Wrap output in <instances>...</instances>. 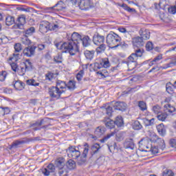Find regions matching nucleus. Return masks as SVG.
Returning <instances> with one entry per match:
<instances>
[{"label": "nucleus", "mask_w": 176, "mask_h": 176, "mask_svg": "<svg viewBox=\"0 0 176 176\" xmlns=\"http://www.w3.org/2000/svg\"><path fill=\"white\" fill-rule=\"evenodd\" d=\"M10 66L14 72H19L21 76H24L27 71H32V63L30 59H26L25 62H21L19 66L14 62L10 63Z\"/></svg>", "instance_id": "nucleus-1"}, {"label": "nucleus", "mask_w": 176, "mask_h": 176, "mask_svg": "<svg viewBox=\"0 0 176 176\" xmlns=\"http://www.w3.org/2000/svg\"><path fill=\"white\" fill-rule=\"evenodd\" d=\"M60 50L63 53H69L70 56H75L79 50V45L76 42L69 41L61 45Z\"/></svg>", "instance_id": "nucleus-2"}, {"label": "nucleus", "mask_w": 176, "mask_h": 176, "mask_svg": "<svg viewBox=\"0 0 176 176\" xmlns=\"http://www.w3.org/2000/svg\"><path fill=\"white\" fill-rule=\"evenodd\" d=\"M111 67V63H109V59L108 58H104L98 63H95L94 66V71L97 72L98 75H104L107 70L102 68H109ZM102 69V70H100Z\"/></svg>", "instance_id": "nucleus-3"}, {"label": "nucleus", "mask_w": 176, "mask_h": 176, "mask_svg": "<svg viewBox=\"0 0 176 176\" xmlns=\"http://www.w3.org/2000/svg\"><path fill=\"white\" fill-rule=\"evenodd\" d=\"M122 41V38L115 32L110 33L107 36V43L111 49H116L119 47V42Z\"/></svg>", "instance_id": "nucleus-4"}, {"label": "nucleus", "mask_w": 176, "mask_h": 176, "mask_svg": "<svg viewBox=\"0 0 176 176\" xmlns=\"http://www.w3.org/2000/svg\"><path fill=\"white\" fill-rule=\"evenodd\" d=\"M84 150L82 153V155L76 159V163L78 166H83V164H86V162H87V154L89 153V150L90 149V147L89 146V144L85 143L84 144Z\"/></svg>", "instance_id": "nucleus-5"}, {"label": "nucleus", "mask_w": 176, "mask_h": 176, "mask_svg": "<svg viewBox=\"0 0 176 176\" xmlns=\"http://www.w3.org/2000/svg\"><path fill=\"white\" fill-rule=\"evenodd\" d=\"M65 93V90H60L56 86H52L49 88V94L51 98L58 100L61 97V94Z\"/></svg>", "instance_id": "nucleus-6"}, {"label": "nucleus", "mask_w": 176, "mask_h": 176, "mask_svg": "<svg viewBox=\"0 0 176 176\" xmlns=\"http://www.w3.org/2000/svg\"><path fill=\"white\" fill-rule=\"evenodd\" d=\"M66 152L67 153L68 157L70 159H73L74 160H76V159H78V157L80 156L81 153L80 151L78 150H76L75 146H69Z\"/></svg>", "instance_id": "nucleus-7"}, {"label": "nucleus", "mask_w": 176, "mask_h": 176, "mask_svg": "<svg viewBox=\"0 0 176 176\" xmlns=\"http://www.w3.org/2000/svg\"><path fill=\"white\" fill-rule=\"evenodd\" d=\"M111 105L116 111H122V112H124V111L127 109V104L124 102H112Z\"/></svg>", "instance_id": "nucleus-8"}, {"label": "nucleus", "mask_w": 176, "mask_h": 176, "mask_svg": "<svg viewBox=\"0 0 176 176\" xmlns=\"http://www.w3.org/2000/svg\"><path fill=\"white\" fill-rule=\"evenodd\" d=\"M35 50H36V45H30L26 47L23 51V55L26 57H32L35 56Z\"/></svg>", "instance_id": "nucleus-9"}, {"label": "nucleus", "mask_w": 176, "mask_h": 176, "mask_svg": "<svg viewBox=\"0 0 176 176\" xmlns=\"http://www.w3.org/2000/svg\"><path fill=\"white\" fill-rule=\"evenodd\" d=\"M78 6L81 10H87L91 8V1L90 0H80Z\"/></svg>", "instance_id": "nucleus-10"}, {"label": "nucleus", "mask_w": 176, "mask_h": 176, "mask_svg": "<svg viewBox=\"0 0 176 176\" xmlns=\"http://www.w3.org/2000/svg\"><path fill=\"white\" fill-rule=\"evenodd\" d=\"M92 41L96 46H97V45L105 43V37L98 33H96L94 35Z\"/></svg>", "instance_id": "nucleus-11"}, {"label": "nucleus", "mask_w": 176, "mask_h": 176, "mask_svg": "<svg viewBox=\"0 0 176 176\" xmlns=\"http://www.w3.org/2000/svg\"><path fill=\"white\" fill-rule=\"evenodd\" d=\"M50 30V23L47 21H43L39 25V32L41 34H46Z\"/></svg>", "instance_id": "nucleus-12"}, {"label": "nucleus", "mask_w": 176, "mask_h": 176, "mask_svg": "<svg viewBox=\"0 0 176 176\" xmlns=\"http://www.w3.org/2000/svg\"><path fill=\"white\" fill-rule=\"evenodd\" d=\"M56 170V166L53 164H50L47 165V168L42 169V173L45 176H50L51 173H54Z\"/></svg>", "instance_id": "nucleus-13"}, {"label": "nucleus", "mask_w": 176, "mask_h": 176, "mask_svg": "<svg viewBox=\"0 0 176 176\" xmlns=\"http://www.w3.org/2000/svg\"><path fill=\"white\" fill-rule=\"evenodd\" d=\"M132 43L133 46H135L136 47H142V46L145 45V42L141 36L133 37L132 38Z\"/></svg>", "instance_id": "nucleus-14"}, {"label": "nucleus", "mask_w": 176, "mask_h": 176, "mask_svg": "<svg viewBox=\"0 0 176 176\" xmlns=\"http://www.w3.org/2000/svg\"><path fill=\"white\" fill-rule=\"evenodd\" d=\"M139 34L140 35V38L143 39V41H148L151 38V32L149 30L142 28L139 31Z\"/></svg>", "instance_id": "nucleus-15"}, {"label": "nucleus", "mask_w": 176, "mask_h": 176, "mask_svg": "<svg viewBox=\"0 0 176 176\" xmlns=\"http://www.w3.org/2000/svg\"><path fill=\"white\" fill-rule=\"evenodd\" d=\"M50 118H45L41 120V128H37L36 130H46L47 129V127L49 126H52V124H50Z\"/></svg>", "instance_id": "nucleus-16"}, {"label": "nucleus", "mask_w": 176, "mask_h": 176, "mask_svg": "<svg viewBox=\"0 0 176 176\" xmlns=\"http://www.w3.org/2000/svg\"><path fill=\"white\" fill-rule=\"evenodd\" d=\"M80 42H82L83 47H89L91 45V38L87 35H82Z\"/></svg>", "instance_id": "nucleus-17"}, {"label": "nucleus", "mask_w": 176, "mask_h": 176, "mask_svg": "<svg viewBox=\"0 0 176 176\" xmlns=\"http://www.w3.org/2000/svg\"><path fill=\"white\" fill-rule=\"evenodd\" d=\"M55 167L59 170L60 168H64L65 167V158L59 157L55 160Z\"/></svg>", "instance_id": "nucleus-18"}, {"label": "nucleus", "mask_w": 176, "mask_h": 176, "mask_svg": "<svg viewBox=\"0 0 176 176\" xmlns=\"http://www.w3.org/2000/svg\"><path fill=\"white\" fill-rule=\"evenodd\" d=\"M142 54H144V50L138 48V50H135V53L131 54L129 57L133 60H138V57H142Z\"/></svg>", "instance_id": "nucleus-19"}, {"label": "nucleus", "mask_w": 176, "mask_h": 176, "mask_svg": "<svg viewBox=\"0 0 176 176\" xmlns=\"http://www.w3.org/2000/svg\"><path fill=\"white\" fill-rule=\"evenodd\" d=\"M63 25H64V22H63V21L58 20L54 23L53 25L51 28H50V30L51 31H58L60 28H63Z\"/></svg>", "instance_id": "nucleus-20"}, {"label": "nucleus", "mask_w": 176, "mask_h": 176, "mask_svg": "<svg viewBox=\"0 0 176 176\" xmlns=\"http://www.w3.org/2000/svg\"><path fill=\"white\" fill-rule=\"evenodd\" d=\"M102 122L107 129H113L115 127V121L111 120L110 118H104Z\"/></svg>", "instance_id": "nucleus-21"}, {"label": "nucleus", "mask_w": 176, "mask_h": 176, "mask_svg": "<svg viewBox=\"0 0 176 176\" xmlns=\"http://www.w3.org/2000/svg\"><path fill=\"white\" fill-rule=\"evenodd\" d=\"M126 64L128 65L129 69L132 71V69H135V67H137V60L130 58V56H129Z\"/></svg>", "instance_id": "nucleus-22"}, {"label": "nucleus", "mask_w": 176, "mask_h": 176, "mask_svg": "<svg viewBox=\"0 0 176 176\" xmlns=\"http://www.w3.org/2000/svg\"><path fill=\"white\" fill-rule=\"evenodd\" d=\"M12 85L16 90H23L25 86V84L21 80L14 81Z\"/></svg>", "instance_id": "nucleus-23"}, {"label": "nucleus", "mask_w": 176, "mask_h": 176, "mask_svg": "<svg viewBox=\"0 0 176 176\" xmlns=\"http://www.w3.org/2000/svg\"><path fill=\"white\" fill-rule=\"evenodd\" d=\"M25 140H15L14 142H12V144L10 146V149H16V148H19L20 145H23V144H25Z\"/></svg>", "instance_id": "nucleus-24"}, {"label": "nucleus", "mask_w": 176, "mask_h": 176, "mask_svg": "<svg viewBox=\"0 0 176 176\" xmlns=\"http://www.w3.org/2000/svg\"><path fill=\"white\" fill-rule=\"evenodd\" d=\"M96 46H98L96 49L97 54H101V53H104L107 50V44L105 43L98 44Z\"/></svg>", "instance_id": "nucleus-25"}, {"label": "nucleus", "mask_w": 176, "mask_h": 176, "mask_svg": "<svg viewBox=\"0 0 176 176\" xmlns=\"http://www.w3.org/2000/svg\"><path fill=\"white\" fill-rule=\"evenodd\" d=\"M71 39V42H76V45H79V42H80V40L82 39V36L78 33L74 32L72 34Z\"/></svg>", "instance_id": "nucleus-26"}, {"label": "nucleus", "mask_w": 176, "mask_h": 176, "mask_svg": "<svg viewBox=\"0 0 176 176\" xmlns=\"http://www.w3.org/2000/svg\"><path fill=\"white\" fill-rule=\"evenodd\" d=\"M101 149V146H100V144L96 143L91 147V156H94L96 153H98V151Z\"/></svg>", "instance_id": "nucleus-27"}, {"label": "nucleus", "mask_w": 176, "mask_h": 176, "mask_svg": "<svg viewBox=\"0 0 176 176\" xmlns=\"http://www.w3.org/2000/svg\"><path fill=\"white\" fill-rule=\"evenodd\" d=\"M56 87H58L59 90H65V91H67V83L63 80H57Z\"/></svg>", "instance_id": "nucleus-28"}, {"label": "nucleus", "mask_w": 176, "mask_h": 176, "mask_svg": "<svg viewBox=\"0 0 176 176\" xmlns=\"http://www.w3.org/2000/svg\"><path fill=\"white\" fill-rule=\"evenodd\" d=\"M106 131H107V129H105V127L98 126L94 132L95 135H96V137H101L102 135V134H104V133H105Z\"/></svg>", "instance_id": "nucleus-29"}, {"label": "nucleus", "mask_w": 176, "mask_h": 176, "mask_svg": "<svg viewBox=\"0 0 176 176\" xmlns=\"http://www.w3.org/2000/svg\"><path fill=\"white\" fill-rule=\"evenodd\" d=\"M124 145L126 149H134V142L133 141V139L126 140L124 143Z\"/></svg>", "instance_id": "nucleus-30"}, {"label": "nucleus", "mask_w": 176, "mask_h": 176, "mask_svg": "<svg viewBox=\"0 0 176 176\" xmlns=\"http://www.w3.org/2000/svg\"><path fill=\"white\" fill-rule=\"evenodd\" d=\"M157 130L159 134H160V135H162V137L166 135V126H164V124H158L157 126Z\"/></svg>", "instance_id": "nucleus-31"}, {"label": "nucleus", "mask_w": 176, "mask_h": 176, "mask_svg": "<svg viewBox=\"0 0 176 176\" xmlns=\"http://www.w3.org/2000/svg\"><path fill=\"white\" fill-rule=\"evenodd\" d=\"M66 167L69 170H74V168H75V167H76V162L75 161H74V160L70 159L67 161V162L66 164Z\"/></svg>", "instance_id": "nucleus-32"}, {"label": "nucleus", "mask_w": 176, "mask_h": 176, "mask_svg": "<svg viewBox=\"0 0 176 176\" xmlns=\"http://www.w3.org/2000/svg\"><path fill=\"white\" fill-rule=\"evenodd\" d=\"M95 53L96 52L94 50H86L85 51L84 54L87 60H93Z\"/></svg>", "instance_id": "nucleus-33"}, {"label": "nucleus", "mask_w": 176, "mask_h": 176, "mask_svg": "<svg viewBox=\"0 0 176 176\" xmlns=\"http://www.w3.org/2000/svg\"><path fill=\"white\" fill-rule=\"evenodd\" d=\"M114 123L116 124V126H118V127H123L124 124V122H123V118H122L120 116H117Z\"/></svg>", "instance_id": "nucleus-34"}, {"label": "nucleus", "mask_w": 176, "mask_h": 176, "mask_svg": "<svg viewBox=\"0 0 176 176\" xmlns=\"http://www.w3.org/2000/svg\"><path fill=\"white\" fill-rule=\"evenodd\" d=\"M67 85V89L69 90L70 91H74L75 89H76V82L74 80H69Z\"/></svg>", "instance_id": "nucleus-35"}, {"label": "nucleus", "mask_w": 176, "mask_h": 176, "mask_svg": "<svg viewBox=\"0 0 176 176\" xmlns=\"http://www.w3.org/2000/svg\"><path fill=\"white\" fill-rule=\"evenodd\" d=\"M56 7L59 8V10H61L62 9H64V2L59 1L58 3H56L53 7L46 8L45 10H53V9H54V8H56Z\"/></svg>", "instance_id": "nucleus-36"}, {"label": "nucleus", "mask_w": 176, "mask_h": 176, "mask_svg": "<svg viewBox=\"0 0 176 176\" xmlns=\"http://www.w3.org/2000/svg\"><path fill=\"white\" fill-rule=\"evenodd\" d=\"M69 168L67 166H64L58 169V174L60 176H68Z\"/></svg>", "instance_id": "nucleus-37"}, {"label": "nucleus", "mask_w": 176, "mask_h": 176, "mask_svg": "<svg viewBox=\"0 0 176 176\" xmlns=\"http://www.w3.org/2000/svg\"><path fill=\"white\" fill-rule=\"evenodd\" d=\"M165 112H169V113H173L175 111V107H173L171 104L167 103L164 106Z\"/></svg>", "instance_id": "nucleus-38"}, {"label": "nucleus", "mask_w": 176, "mask_h": 176, "mask_svg": "<svg viewBox=\"0 0 176 176\" xmlns=\"http://www.w3.org/2000/svg\"><path fill=\"white\" fill-rule=\"evenodd\" d=\"M30 126L33 128L34 131H38V130H41V129H36L42 128V124L41 121L37 120L36 122L32 124Z\"/></svg>", "instance_id": "nucleus-39"}, {"label": "nucleus", "mask_w": 176, "mask_h": 176, "mask_svg": "<svg viewBox=\"0 0 176 176\" xmlns=\"http://www.w3.org/2000/svg\"><path fill=\"white\" fill-rule=\"evenodd\" d=\"M6 25L10 26L14 24V17L12 16H8L6 19Z\"/></svg>", "instance_id": "nucleus-40"}, {"label": "nucleus", "mask_w": 176, "mask_h": 176, "mask_svg": "<svg viewBox=\"0 0 176 176\" xmlns=\"http://www.w3.org/2000/svg\"><path fill=\"white\" fill-rule=\"evenodd\" d=\"M21 41L23 45H26L27 46H30V45H31V40L28 38V36L27 35L23 36Z\"/></svg>", "instance_id": "nucleus-41"}, {"label": "nucleus", "mask_w": 176, "mask_h": 176, "mask_svg": "<svg viewBox=\"0 0 176 176\" xmlns=\"http://www.w3.org/2000/svg\"><path fill=\"white\" fill-rule=\"evenodd\" d=\"M21 55L19 52H14L12 56L9 58V61H19L20 60Z\"/></svg>", "instance_id": "nucleus-42"}, {"label": "nucleus", "mask_w": 176, "mask_h": 176, "mask_svg": "<svg viewBox=\"0 0 176 176\" xmlns=\"http://www.w3.org/2000/svg\"><path fill=\"white\" fill-rule=\"evenodd\" d=\"M174 86H173V84H171L170 82H167L166 85V89L167 93H168L169 94H171L173 93H174Z\"/></svg>", "instance_id": "nucleus-43"}, {"label": "nucleus", "mask_w": 176, "mask_h": 176, "mask_svg": "<svg viewBox=\"0 0 176 176\" xmlns=\"http://www.w3.org/2000/svg\"><path fill=\"white\" fill-rule=\"evenodd\" d=\"M33 34H35V28L34 27H30L25 30V35L26 36H31Z\"/></svg>", "instance_id": "nucleus-44"}, {"label": "nucleus", "mask_w": 176, "mask_h": 176, "mask_svg": "<svg viewBox=\"0 0 176 176\" xmlns=\"http://www.w3.org/2000/svg\"><path fill=\"white\" fill-rule=\"evenodd\" d=\"M174 172L171 169L165 168L162 172V176H174Z\"/></svg>", "instance_id": "nucleus-45"}, {"label": "nucleus", "mask_w": 176, "mask_h": 176, "mask_svg": "<svg viewBox=\"0 0 176 176\" xmlns=\"http://www.w3.org/2000/svg\"><path fill=\"white\" fill-rule=\"evenodd\" d=\"M54 61L56 64H61L63 63V55L58 54L54 57Z\"/></svg>", "instance_id": "nucleus-46"}, {"label": "nucleus", "mask_w": 176, "mask_h": 176, "mask_svg": "<svg viewBox=\"0 0 176 176\" xmlns=\"http://www.w3.org/2000/svg\"><path fill=\"white\" fill-rule=\"evenodd\" d=\"M133 129L134 130H141L142 129V125L140 122V121L136 120L133 124Z\"/></svg>", "instance_id": "nucleus-47"}, {"label": "nucleus", "mask_w": 176, "mask_h": 176, "mask_svg": "<svg viewBox=\"0 0 176 176\" xmlns=\"http://www.w3.org/2000/svg\"><path fill=\"white\" fill-rule=\"evenodd\" d=\"M27 85L29 86H39V83L36 82L34 79H30L26 80Z\"/></svg>", "instance_id": "nucleus-48"}, {"label": "nucleus", "mask_w": 176, "mask_h": 176, "mask_svg": "<svg viewBox=\"0 0 176 176\" xmlns=\"http://www.w3.org/2000/svg\"><path fill=\"white\" fill-rule=\"evenodd\" d=\"M157 142H158L160 148L163 151V149L166 148V144H164V140L163 139L158 138Z\"/></svg>", "instance_id": "nucleus-49"}, {"label": "nucleus", "mask_w": 176, "mask_h": 176, "mask_svg": "<svg viewBox=\"0 0 176 176\" xmlns=\"http://www.w3.org/2000/svg\"><path fill=\"white\" fill-rule=\"evenodd\" d=\"M54 78V74L48 72L46 74H45V80H50L52 81L53 80V78Z\"/></svg>", "instance_id": "nucleus-50"}, {"label": "nucleus", "mask_w": 176, "mask_h": 176, "mask_svg": "<svg viewBox=\"0 0 176 176\" xmlns=\"http://www.w3.org/2000/svg\"><path fill=\"white\" fill-rule=\"evenodd\" d=\"M174 65H176V61L165 64L164 66L161 67V68L162 69H167V68H171V67H174Z\"/></svg>", "instance_id": "nucleus-51"}, {"label": "nucleus", "mask_w": 176, "mask_h": 176, "mask_svg": "<svg viewBox=\"0 0 176 176\" xmlns=\"http://www.w3.org/2000/svg\"><path fill=\"white\" fill-rule=\"evenodd\" d=\"M14 53H20V52H21V50H23V47H21V44L20 43H16L14 45Z\"/></svg>", "instance_id": "nucleus-52"}, {"label": "nucleus", "mask_w": 176, "mask_h": 176, "mask_svg": "<svg viewBox=\"0 0 176 176\" xmlns=\"http://www.w3.org/2000/svg\"><path fill=\"white\" fill-rule=\"evenodd\" d=\"M158 120H161L162 122H164L166 119H167V114L166 113H161L157 116Z\"/></svg>", "instance_id": "nucleus-53"}, {"label": "nucleus", "mask_w": 176, "mask_h": 176, "mask_svg": "<svg viewBox=\"0 0 176 176\" xmlns=\"http://www.w3.org/2000/svg\"><path fill=\"white\" fill-rule=\"evenodd\" d=\"M113 135H115L114 132L107 134V136H105L103 139L100 140V142H102V143L105 142V141H107V140H109V138H111V137H113Z\"/></svg>", "instance_id": "nucleus-54"}, {"label": "nucleus", "mask_w": 176, "mask_h": 176, "mask_svg": "<svg viewBox=\"0 0 176 176\" xmlns=\"http://www.w3.org/2000/svg\"><path fill=\"white\" fill-rule=\"evenodd\" d=\"M18 22L19 24H25V15L22 14L18 17Z\"/></svg>", "instance_id": "nucleus-55"}, {"label": "nucleus", "mask_w": 176, "mask_h": 176, "mask_svg": "<svg viewBox=\"0 0 176 176\" xmlns=\"http://www.w3.org/2000/svg\"><path fill=\"white\" fill-rule=\"evenodd\" d=\"M85 72L83 70H80L76 75V79L78 82H80L82 79L83 78V74Z\"/></svg>", "instance_id": "nucleus-56"}, {"label": "nucleus", "mask_w": 176, "mask_h": 176, "mask_svg": "<svg viewBox=\"0 0 176 176\" xmlns=\"http://www.w3.org/2000/svg\"><path fill=\"white\" fill-rule=\"evenodd\" d=\"M7 75H8V73H6V71L1 72H0V82H3V80H5V79H6Z\"/></svg>", "instance_id": "nucleus-57"}, {"label": "nucleus", "mask_w": 176, "mask_h": 176, "mask_svg": "<svg viewBox=\"0 0 176 176\" xmlns=\"http://www.w3.org/2000/svg\"><path fill=\"white\" fill-rule=\"evenodd\" d=\"M141 86L138 85L133 88H128L127 93H134L135 91H137V90H140Z\"/></svg>", "instance_id": "nucleus-58"}, {"label": "nucleus", "mask_w": 176, "mask_h": 176, "mask_svg": "<svg viewBox=\"0 0 176 176\" xmlns=\"http://www.w3.org/2000/svg\"><path fill=\"white\" fill-rule=\"evenodd\" d=\"M160 109H161L160 106H159L157 104H156L155 106L153 107V109H152L153 112H154V113H155V114L160 113Z\"/></svg>", "instance_id": "nucleus-59"}, {"label": "nucleus", "mask_w": 176, "mask_h": 176, "mask_svg": "<svg viewBox=\"0 0 176 176\" xmlns=\"http://www.w3.org/2000/svg\"><path fill=\"white\" fill-rule=\"evenodd\" d=\"M168 13H170V14H176V6H170L168 8Z\"/></svg>", "instance_id": "nucleus-60"}, {"label": "nucleus", "mask_w": 176, "mask_h": 176, "mask_svg": "<svg viewBox=\"0 0 176 176\" xmlns=\"http://www.w3.org/2000/svg\"><path fill=\"white\" fill-rule=\"evenodd\" d=\"M138 107L141 111H145V109H146V104H145L144 101L139 102Z\"/></svg>", "instance_id": "nucleus-61"}, {"label": "nucleus", "mask_w": 176, "mask_h": 176, "mask_svg": "<svg viewBox=\"0 0 176 176\" xmlns=\"http://www.w3.org/2000/svg\"><path fill=\"white\" fill-rule=\"evenodd\" d=\"M146 49L148 52H151V50H153V43L152 42L148 41L146 45Z\"/></svg>", "instance_id": "nucleus-62"}, {"label": "nucleus", "mask_w": 176, "mask_h": 176, "mask_svg": "<svg viewBox=\"0 0 176 176\" xmlns=\"http://www.w3.org/2000/svg\"><path fill=\"white\" fill-rule=\"evenodd\" d=\"M118 46H120L122 49H127L129 47V44L126 43L124 41H119L118 42Z\"/></svg>", "instance_id": "nucleus-63"}, {"label": "nucleus", "mask_w": 176, "mask_h": 176, "mask_svg": "<svg viewBox=\"0 0 176 176\" xmlns=\"http://www.w3.org/2000/svg\"><path fill=\"white\" fill-rule=\"evenodd\" d=\"M105 111L108 116H111L112 115V107L108 106L107 107H106Z\"/></svg>", "instance_id": "nucleus-64"}]
</instances>
